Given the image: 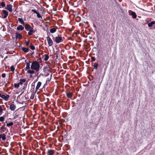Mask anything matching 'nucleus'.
Here are the masks:
<instances>
[{
  "label": "nucleus",
  "mask_w": 155,
  "mask_h": 155,
  "mask_svg": "<svg viewBox=\"0 0 155 155\" xmlns=\"http://www.w3.org/2000/svg\"><path fill=\"white\" fill-rule=\"evenodd\" d=\"M54 153V151L52 150H48V154L49 155H53Z\"/></svg>",
  "instance_id": "obj_17"
},
{
  "label": "nucleus",
  "mask_w": 155,
  "mask_h": 155,
  "mask_svg": "<svg viewBox=\"0 0 155 155\" xmlns=\"http://www.w3.org/2000/svg\"><path fill=\"white\" fill-rule=\"evenodd\" d=\"M17 29L18 31H22L24 29V27L22 25H20L17 27Z\"/></svg>",
  "instance_id": "obj_15"
},
{
  "label": "nucleus",
  "mask_w": 155,
  "mask_h": 155,
  "mask_svg": "<svg viewBox=\"0 0 155 155\" xmlns=\"http://www.w3.org/2000/svg\"><path fill=\"white\" fill-rule=\"evenodd\" d=\"M18 21L21 24L23 25L24 24V22L22 18H18Z\"/></svg>",
  "instance_id": "obj_21"
},
{
  "label": "nucleus",
  "mask_w": 155,
  "mask_h": 155,
  "mask_svg": "<svg viewBox=\"0 0 155 155\" xmlns=\"http://www.w3.org/2000/svg\"><path fill=\"white\" fill-rule=\"evenodd\" d=\"M5 119L4 117H0V121H3Z\"/></svg>",
  "instance_id": "obj_34"
},
{
  "label": "nucleus",
  "mask_w": 155,
  "mask_h": 155,
  "mask_svg": "<svg viewBox=\"0 0 155 155\" xmlns=\"http://www.w3.org/2000/svg\"><path fill=\"white\" fill-rule=\"evenodd\" d=\"M16 34V38H18L19 39H21L22 38V35L21 34L19 33H18L17 32L15 33Z\"/></svg>",
  "instance_id": "obj_12"
},
{
  "label": "nucleus",
  "mask_w": 155,
  "mask_h": 155,
  "mask_svg": "<svg viewBox=\"0 0 155 155\" xmlns=\"http://www.w3.org/2000/svg\"><path fill=\"white\" fill-rule=\"evenodd\" d=\"M98 65V63H92V66H93L94 69L96 70L97 69Z\"/></svg>",
  "instance_id": "obj_10"
},
{
  "label": "nucleus",
  "mask_w": 155,
  "mask_h": 155,
  "mask_svg": "<svg viewBox=\"0 0 155 155\" xmlns=\"http://www.w3.org/2000/svg\"><path fill=\"white\" fill-rule=\"evenodd\" d=\"M91 61H94L96 60V58H95L94 57L92 56L91 57Z\"/></svg>",
  "instance_id": "obj_31"
},
{
  "label": "nucleus",
  "mask_w": 155,
  "mask_h": 155,
  "mask_svg": "<svg viewBox=\"0 0 155 155\" xmlns=\"http://www.w3.org/2000/svg\"><path fill=\"white\" fill-rule=\"evenodd\" d=\"M9 83V82L8 81H7V83L5 84V85L7 84H8Z\"/></svg>",
  "instance_id": "obj_43"
},
{
  "label": "nucleus",
  "mask_w": 155,
  "mask_h": 155,
  "mask_svg": "<svg viewBox=\"0 0 155 155\" xmlns=\"http://www.w3.org/2000/svg\"><path fill=\"white\" fill-rule=\"evenodd\" d=\"M27 72L31 74H33L34 73L35 71L34 70H31L28 69L27 71Z\"/></svg>",
  "instance_id": "obj_25"
},
{
  "label": "nucleus",
  "mask_w": 155,
  "mask_h": 155,
  "mask_svg": "<svg viewBox=\"0 0 155 155\" xmlns=\"http://www.w3.org/2000/svg\"><path fill=\"white\" fill-rule=\"evenodd\" d=\"M10 69L11 71L12 72L14 71L15 70V68L13 66H12L11 67Z\"/></svg>",
  "instance_id": "obj_30"
},
{
  "label": "nucleus",
  "mask_w": 155,
  "mask_h": 155,
  "mask_svg": "<svg viewBox=\"0 0 155 155\" xmlns=\"http://www.w3.org/2000/svg\"><path fill=\"white\" fill-rule=\"evenodd\" d=\"M46 38L48 41V45L49 46H52L53 44V42L52 40L49 37V36L47 37Z\"/></svg>",
  "instance_id": "obj_5"
},
{
  "label": "nucleus",
  "mask_w": 155,
  "mask_h": 155,
  "mask_svg": "<svg viewBox=\"0 0 155 155\" xmlns=\"http://www.w3.org/2000/svg\"><path fill=\"white\" fill-rule=\"evenodd\" d=\"M2 138L3 140H5L6 138V135L4 134H3L0 135V141L1 140V138Z\"/></svg>",
  "instance_id": "obj_13"
},
{
  "label": "nucleus",
  "mask_w": 155,
  "mask_h": 155,
  "mask_svg": "<svg viewBox=\"0 0 155 155\" xmlns=\"http://www.w3.org/2000/svg\"><path fill=\"white\" fill-rule=\"evenodd\" d=\"M5 8L10 12H12V6L11 4L7 5Z\"/></svg>",
  "instance_id": "obj_6"
},
{
  "label": "nucleus",
  "mask_w": 155,
  "mask_h": 155,
  "mask_svg": "<svg viewBox=\"0 0 155 155\" xmlns=\"http://www.w3.org/2000/svg\"><path fill=\"white\" fill-rule=\"evenodd\" d=\"M16 108V105L14 104H11L9 108L12 111L14 110Z\"/></svg>",
  "instance_id": "obj_9"
},
{
  "label": "nucleus",
  "mask_w": 155,
  "mask_h": 155,
  "mask_svg": "<svg viewBox=\"0 0 155 155\" xmlns=\"http://www.w3.org/2000/svg\"><path fill=\"white\" fill-rule=\"evenodd\" d=\"M40 65L39 62L37 61H35L31 63V69L35 70L37 71L39 70Z\"/></svg>",
  "instance_id": "obj_2"
},
{
  "label": "nucleus",
  "mask_w": 155,
  "mask_h": 155,
  "mask_svg": "<svg viewBox=\"0 0 155 155\" xmlns=\"http://www.w3.org/2000/svg\"><path fill=\"white\" fill-rule=\"evenodd\" d=\"M21 50L25 52H27L29 51V49L28 48H25L24 47H22Z\"/></svg>",
  "instance_id": "obj_16"
},
{
  "label": "nucleus",
  "mask_w": 155,
  "mask_h": 155,
  "mask_svg": "<svg viewBox=\"0 0 155 155\" xmlns=\"http://www.w3.org/2000/svg\"><path fill=\"white\" fill-rule=\"evenodd\" d=\"M42 84V83L40 81H39L38 82L37 86L36 87L35 90L36 91H35L36 92L38 89L40 90L41 89H40V88Z\"/></svg>",
  "instance_id": "obj_8"
},
{
  "label": "nucleus",
  "mask_w": 155,
  "mask_h": 155,
  "mask_svg": "<svg viewBox=\"0 0 155 155\" xmlns=\"http://www.w3.org/2000/svg\"><path fill=\"white\" fill-rule=\"evenodd\" d=\"M47 100L48 101V100H49V99L48 98H47Z\"/></svg>",
  "instance_id": "obj_44"
},
{
  "label": "nucleus",
  "mask_w": 155,
  "mask_h": 155,
  "mask_svg": "<svg viewBox=\"0 0 155 155\" xmlns=\"http://www.w3.org/2000/svg\"><path fill=\"white\" fill-rule=\"evenodd\" d=\"M155 24V22L154 21H152L150 23L148 24V26L149 27H151L153 25Z\"/></svg>",
  "instance_id": "obj_20"
},
{
  "label": "nucleus",
  "mask_w": 155,
  "mask_h": 155,
  "mask_svg": "<svg viewBox=\"0 0 155 155\" xmlns=\"http://www.w3.org/2000/svg\"><path fill=\"white\" fill-rule=\"evenodd\" d=\"M30 42V41H29L28 40L27 41H26V45L27 46H28Z\"/></svg>",
  "instance_id": "obj_35"
},
{
  "label": "nucleus",
  "mask_w": 155,
  "mask_h": 155,
  "mask_svg": "<svg viewBox=\"0 0 155 155\" xmlns=\"http://www.w3.org/2000/svg\"><path fill=\"white\" fill-rule=\"evenodd\" d=\"M31 11L32 12H34L35 13H36V14H37V13L38 12H37L35 9H32L31 10Z\"/></svg>",
  "instance_id": "obj_37"
},
{
  "label": "nucleus",
  "mask_w": 155,
  "mask_h": 155,
  "mask_svg": "<svg viewBox=\"0 0 155 155\" xmlns=\"http://www.w3.org/2000/svg\"><path fill=\"white\" fill-rule=\"evenodd\" d=\"M1 96H2V94H1V93H0V97H1Z\"/></svg>",
  "instance_id": "obj_41"
},
{
  "label": "nucleus",
  "mask_w": 155,
  "mask_h": 155,
  "mask_svg": "<svg viewBox=\"0 0 155 155\" xmlns=\"http://www.w3.org/2000/svg\"><path fill=\"white\" fill-rule=\"evenodd\" d=\"M54 41L56 43H59L63 42V40L61 37L59 36V35H58L57 36L55 37Z\"/></svg>",
  "instance_id": "obj_3"
},
{
  "label": "nucleus",
  "mask_w": 155,
  "mask_h": 155,
  "mask_svg": "<svg viewBox=\"0 0 155 155\" xmlns=\"http://www.w3.org/2000/svg\"><path fill=\"white\" fill-rule=\"evenodd\" d=\"M73 94L71 92L67 93L66 96L68 98H71L73 96Z\"/></svg>",
  "instance_id": "obj_14"
},
{
  "label": "nucleus",
  "mask_w": 155,
  "mask_h": 155,
  "mask_svg": "<svg viewBox=\"0 0 155 155\" xmlns=\"http://www.w3.org/2000/svg\"><path fill=\"white\" fill-rule=\"evenodd\" d=\"M30 61H29V62H26V68H25V70L26 71L27 70L29 69L30 68Z\"/></svg>",
  "instance_id": "obj_11"
},
{
  "label": "nucleus",
  "mask_w": 155,
  "mask_h": 155,
  "mask_svg": "<svg viewBox=\"0 0 155 155\" xmlns=\"http://www.w3.org/2000/svg\"><path fill=\"white\" fill-rule=\"evenodd\" d=\"M2 78H4L6 76V74L5 73H3L2 75Z\"/></svg>",
  "instance_id": "obj_38"
},
{
  "label": "nucleus",
  "mask_w": 155,
  "mask_h": 155,
  "mask_svg": "<svg viewBox=\"0 0 155 155\" xmlns=\"http://www.w3.org/2000/svg\"><path fill=\"white\" fill-rule=\"evenodd\" d=\"M131 15L132 16L133 18H137V15L134 12L132 11Z\"/></svg>",
  "instance_id": "obj_18"
},
{
  "label": "nucleus",
  "mask_w": 155,
  "mask_h": 155,
  "mask_svg": "<svg viewBox=\"0 0 155 155\" xmlns=\"http://www.w3.org/2000/svg\"><path fill=\"white\" fill-rule=\"evenodd\" d=\"M9 97L10 96L6 93L3 94H2L1 98L5 101H8Z\"/></svg>",
  "instance_id": "obj_4"
},
{
  "label": "nucleus",
  "mask_w": 155,
  "mask_h": 155,
  "mask_svg": "<svg viewBox=\"0 0 155 155\" xmlns=\"http://www.w3.org/2000/svg\"><path fill=\"white\" fill-rule=\"evenodd\" d=\"M5 6V2H2L0 4V8L1 6L2 7H4Z\"/></svg>",
  "instance_id": "obj_24"
},
{
  "label": "nucleus",
  "mask_w": 155,
  "mask_h": 155,
  "mask_svg": "<svg viewBox=\"0 0 155 155\" xmlns=\"http://www.w3.org/2000/svg\"><path fill=\"white\" fill-rule=\"evenodd\" d=\"M2 14H4V16L2 17V18H6L8 15V12L7 11L5 10H3L2 11Z\"/></svg>",
  "instance_id": "obj_7"
},
{
  "label": "nucleus",
  "mask_w": 155,
  "mask_h": 155,
  "mask_svg": "<svg viewBox=\"0 0 155 155\" xmlns=\"http://www.w3.org/2000/svg\"><path fill=\"white\" fill-rule=\"evenodd\" d=\"M20 81L19 83V84H22L23 82H25L26 81V80L25 79H21L20 80Z\"/></svg>",
  "instance_id": "obj_23"
},
{
  "label": "nucleus",
  "mask_w": 155,
  "mask_h": 155,
  "mask_svg": "<svg viewBox=\"0 0 155 155\" xmlns=\"http://www.w3.org/2000/svg\"><path fill=\"white\" fill-rule=\"evenodd\" d=\"M45 58H44V60L45 61H47L48 60L49 58V56L48 54H45Z\"/></svg>",
  "instance_id": "obj_22"
},
{
  "label": "nucleus",
  "mask_w": 155,
  "mask_h": 155,
  "mask_svg": "<svg viewBox=\"0 0 155 155\" xmlns=\"http://www.w3.org/2000/svg\"><path fill=\"white\" fill-rule=\"evenodd\" d=\"M56 31V29L55 28H51L50 30V32L51 33H53L55 32Z\"/></svg>",
  "instance_id": "obj_19"
},
{
  "label": "nucleus",
  "mask_w": 155,
  "mask_h": 155,
  "mask_svg": "<svg viewBox=\"0 0 155 155\" xmlns=\"http://www.w3.org/2000/svg\"><path fill=\"white\" fill-rule=\"evenodd\" d=\"M50 76H51V78H50V79H49V78H48V80H46V81H47H47H49H49H50V80H51V76H52V75H51V74H50Z\"/></svg>",
  "instance_id": "obj_39"
},
{
  "label": "nucleus",
  "mask_w": 155,
  "mask_h": 155,
  "mask_svg": "<svg viewBox=\"0 0 155 155\" xmlns=\"http://www.w3.org/2000/svg\"><path fill=\"white\" fill-rule=\"evenodd\" d=\"M19 85L20 84L19 83L17 84H15L14 85V86L15 88H18L19 87Z\"/></svg>",
  "instance_id": "obj_29"
},
{
  "label": "nucleus",
  "mask_w": 155,
  "mask_h": 155,
  "mask_svg": "<svg viewBox=\"0 0 155 155\" xmlns=\"http://www.w3.org/2000/svg\"><path fill=\"white\" fill-rule=\"evenodd\" d=\"M3 111V109L1 105H0V114Z\"/></svg>",
  "instance_id": "obj_36"
},
{
  "label": "nucleus",
  "mask_w": 155,
  "mask_h": 155,
  "mask_svg": "<svg viewBox=\"0 0 155 155\" xmlns=\"http://www.w3.org/2000/svg\"><path fill=\"white\" fill-rule=\"evenodd\" d=\"M54 55H55V57L57 58L59 55V51H56L54 53Z\"/></svg>",
  "instance_id": "obj_26"
},
{
  "label": "nucleus",
  "mask_w": 155,
  "mask_h": 155,
  "mask_svg": "<svg viewBox=\"0 0 155 155\" xmlns=\"http://www.w3.org/2000/svg\"><path fill=\"white\" fill-rule=\"evenodd\" d=\"M25 62H26V60H25Z\"/></svg>",
  "instance_id": "obj_45"
},
{
  "label": "nucleus",
  "mask_w": 155,
  "mask_h": 155,
  "mask_svg": "<svg viewBox=\"0 0 155 155\" xmlns=\"http://www.w3.org/2000/svg\"><path fill=\"white\" fill-rule=\"evenodd\" d=\"M49 74H50L49 73H47V74H45V76H48L49 75Z\"/></svg>",
  "instance_id": "obj_40"
},
{
  "label": "nucleus",
  "mask_w": 155,
  "mask_h": 155,
  "mask_svg": "<svg viewBox=\"0 0 155 155\" xmlns=\"http://www.w3.org/2000/svg\"><path fill=\"white\" fill-rule=\"evenodd\" d=\"M30 48L32 50H34L35 49V47L34 45H31L30 46Z\"/></svg>",
  "instance_id": "obj_33"
},
{
  "label": "nucleus",
  "mask_w": 155,
  "mask_h": 155,
  "mask_svg": "<svg viewBox=\"0 0 155 155\" xmlns=\"http://www.w3.org/2000/svg\"><path fill=\"white\" fill-rule=\"evenodd\" d=\"M13 125V123L12 122H11L9 123H8L6 124V126L8 127L12 126Z\"/></svg>",
  "instance_id": "obj_27"
},
{
  "label": "nucleus",
  "mask_w": 155,
  "mask_h": 155,
  "mask_svg": "<svg viewBox=\"0 0 155 155\" xmlns=\"http://www.w3.org/2000/svg\"><path fill=\"white\" fill-rule=\"evenodd\" d=\"M1 129L2 130V131L3 132H4L6 130V128L4 126H2L1 127Z\"/></svg>",
  "instance_id": "obj_28"
},
{
  "label": "nucleus",
  "mask_w": 155,
  "mask_h": 155,
  "mask_svg": "<svg viewBox=\"0 0 155 155\" xmlns=\"http://www.w3.org/2000/svg\"><path fill=\"white\" fill-rule=\"evenodd\" d=\"M25 28L26 31H29L28 35L29 36L31 35L36 31V30H34L33 28L28 24L26 23L25 24Z\"/></svg>",
  "instance_id": "obj_1"
},
{
  "label": "nucleus",
  "mask_w": 155,
  "mask_h": 155,
  "mask_svg": "<svg viewBox=\"0 0 155 155\" xmlns=\"http://www.w3.org/2000/svg\"><path fill=\"white\" fill-rule=\"evenodd\" d=\"M94 27L95 28H96V26L94 25Z\"/></svg>",
  "instance_id": "obj_42"
},
{
  "label": "nucleus",
  "mask_w": 155,
  "mask_h": 155,
  "mask_svg": "<svg viewBox=\"0 0 155 155\" xmlns=\"http://www.w3.org/2000/svg\"><path fill=\"white\" fill-rule=\"evenodd\" d=\"M36 14L37 15V16L38 18H42V16H41V15L40 14H39V13L38 12L37 13V14Z\"/></svg>",
  "instance_id": "obj_32"
}]
</instances>
